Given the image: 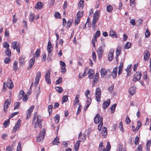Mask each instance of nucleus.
Masks as SVG:
<instances>
[{
  "mask_svg": "<svg viewBox=\"0 0 151 151\" xmlns=\"http://www.w3.org/2000/svg\"><path fill=\"white\" fill-rule=\"evenodd\" d=\"M42 121L41 116L40 115H37V113H35L32 120V125L36 129H40L42 127Z\"/></svg>",
  "mask_w": 151,
  "mask_h": 151,
  "instance_id": "nucleus-1",
  "label": "nucleus"
},
{
  "mask_svg": "<svg viewBox=\"0 0 151 151\" xmlns=\"http://www.w3.org/2000/svg\"><path fill=\"white\" fill-rule=\"evenodd\" d=\"M103 119L101 117L99 114H97L96 115L94 119V122L96 124H99L98 127V129L100 131L101 127L103 124Z\"/></svg>",
  "mask_w": 151,
  "mask_h": 151,
  "instance_id": "nucleus-2",
  "label": "nucleus"
},
{
  "mask_svg": "<svg viewBox=\"0 0 151 151\" xmlns=\"http://www.w3.org/2000/svg\"><path fill=\"white\" fill-rule=\"evenodd\" d=\"M99 12L97 10L94 13L93 15V18L92 23V28L93 29H94L96 27V24L98 21L99 19Z\"/></svg>",
  "mask_w": 151,
  "mask_h": 151,
  "instance_id": "nucleus-3",
  "label": "nucleus"
},
{
  "mask_svg": "<svg viewBox=\"0 0 151 151\" xmlns=\"http://www.w3.org/2000/svg\"><path fill=\"white\" fill-rule=\"evenodd\" d=\"M52 50V44L50 40H49L48 42V45L47 46V50L48 53V57L47 59L48 61L50 60L51 59V57L52 56V54L51 52Z\"/></svg>",
  "mask_w": 151,
  "mask_h": 151,
  "instance_id": "nucleus-4",
  "label": "nucleus"
},
{
  "mask_svg": "<svg viewBox=\"0 0 151 151\" xmlns=\"http://www.w3.org/2000/svg\"><path fill=\"white\" fill-rule=\"evenodd\" d=\"M4 86L3 88L4 90V91L5 90V88L7 87L9 89H12L14 87L13 84L10 79H8L7 83L4 82L3 83Z\"/></svg>",
  "mask_w": 151,
  "mask_h": 151,
  "instance_id": "nucleus-5",
  "label": "nucleus"
},
{
  "mask_svg": "<svg viewBox=\"0 0 151 151\" xmlns=\"http://www.w3.org/2000/svg\"><path fill=\"white\" fill-rule=\"evenodd\" d=\"M45 132V129H43L40 132V133L37 137V142H39L44 139Z\"/></svg>",
  "mask_w": 151,
  "mask_h": 151,
  "instance_id": "nucleus-6",
  "label": "nucleus"
},
{
  "mask_svg": "<svg viewBox=\"0 0 151 151\" xmlns=\"http://www.w3.org/2000/svg\"><path fill=\"white\" fill-rule=\"evenodd\" d=\"M96 99L98 102L101 101V90L100 88H96L95 92Z\"/></svg>",
  "mask_w": 151,
  "mask_h": 151,
  "instance_id": "nucleus-7",
  "label": "nucleus"
},
{
  "mask_svg": "<svg viewBox=\"0 0 151 151\" xmlns=\"http://www.w3.org/2000/svg\"><path fill=\"white\" fill-rule=\"evenodd\" d=\"M12 47L14 50L16 49L18 53L20 52V45L19 44L17 41H14L12 42Z\"/></svg>",
  "mask_w": 151,
  "mask_h": 151,
  "instance_id": "nucleus-8",
  "label": "nucleus"
},
{
  "mask_svg": "<svg viewBox=\"0 0 151 151\" xmlns=\"http://www.w3.org/2000/svg\"><path fill=\"white\" fill-rule=\"evenodd\" d=\"M100 31L99 30L97 31L94 35L93 38L92 40V44L94 47H95V42H97V38L99 37L100 36Z\"/></svg>",
  "mask_w": 151,
  "mask_h": 151,
  "instance_id": "nucleus-9",
  "label": "nucleus"
},
{
  "mask_svg": "<svg viewBox=\"0 0 151 151\" xmlns=\"http://www.w3.org/2000/svg\"><path fill=\"white\" fill-rule=\"evenodd\" d=\"M11 101V99H6L5 101L4 106V110L5 112L7 110L10 104Z\"/></svg>",
  "mask_w": 151,
  "mask_h": 151,
  "instance_id": "nucleus-10",
  "label": "nucleus"
},
{
  "mask_svg": "<svg viewBox=\"0 0 151 151\" xmlns=\"http://www.w3.org/2000/svg\"><path fill=\"white\" fill-rule=\"evenodd\" d=\"M41 76V73L39 71L36 74V76L35 78V81L34 83V86L35 87L37 86L39 83L40 79Z\"/></svg>",
  "mask_w": 151,
  "mask_h": 151,
  "instance_id": "nucleus-11",
  "label": "nucleus"
},
{
  "mask_svg": "<svg viewBox=\"0 0 151 151\" xmlns=\"http://www.w3.org/2000/svg\"><path fill=\"white\" fill-rule=\"evenodd\" d=\"M50 72L49 70H48L45 76V78L46 81L48 84L51 83V79L50 77Z\"/></svg>",
  "mask_w": 151,
  "mask_h": 151,
  "instance_id": "nucleus-12",
  "label": "nucleus"
},
{
  "mask_svg": "<svg viewBox=\"0 0 151 151\" xmlns=\"http://www.w3.org/2000/svg\"><path fill=\"white\" fill-rule=\"evenodd\" d=\"M104 51V48L102 46L99 47L97 50V54L99 58L100 59L102 57Z\"/></svg>",
  "mask_w": 151,
  "mask_h": 151,
  "instance_id": "nucleus-13",
  "label": "nucleus"
},
{
  "mask_svg": "<svg viewBox=\"0 0 151 151\" xmlns=\"http://www.w3.org/2000/svg\"><path fill=\"white\" fill-rule=\"evenodd\" d=\"M142 76L141 73L139 72H137L134 75V77L133 79V81L136 82L139 80Z\"/></svg>",
  "mask_w": 151,
  "mask_h": 151,
  "instance_id": "nucleus-14",
  "label": "nucleus"
},
{
  "mask_svg": "<svg viewBox=\"0 0 151 151\" xmlns=\"http://www.w3.org/2000/svg\"><path fill=\"white\" fill-rule=\"evenodd\" d=\"M21 121L19 120L13 129V132L15 133L19 128L21 124Z\"/></svg>",
  "mask_w": 151,
  "mask_h": 151,
  "instance_id": "nucleus-15",
  "label": "nucleus"
},
{
  "mask_svg": "<svg viewBox=\"0 0 151 151\" xmlns=\"http://www.w3.org/2000/svg\"><path fill=\"white\" fill-rule=\"evenodd\" d=\"M34 107V105H32L28 109L27 114V119H28L30 118L31 113L32 112Z\"/></svg>",
  "mask_w": 151,
  "mask_h": 151,
  "instance_id": "nucleus-16",
  "label": "nucleus"
},
{
  "mask_svg": "<svg viewBox=\"0 0 151 151\" xmlns=\"http://www.w3.org/2000/svg\"><path fill=\"white\" fill-rule=\"evenodd\" d=\"M114 50L113 49H111L108 55V59L109 61H111L113 58V54Z\"/></svg>",
  "mask_w": 151,
  "mask_h": 151,
  "instance_id": "nucleus-17",
  "label": "nucleus"
},
{
  "mask_svg": "<svg viewBox=\"0 0 151 151\" xmlns=\"http://www.w3.org/2000/svg\"><path fill=\"white\" fill-rule=\"evenodd\" d=\"M109 72H110L109 69H107L106 70L104 68H102L101 70V77L103 78L106 75V73H108Z\"/></svg>",
  "mask_w": 151,
  "mask_h": 151,
  "instance_id": "nucleus-18",
  "label": "nucleus"
},
{
  "mask_svg": "<svg viewBox=\"0 0 151 151\" xmlns=\"http://www.w3.org/2000/svg\"><path fill=\"white\" fill-rule=\"evenodd\" d=\"M35 58H32L30 59L29 61V65L28 67V69H30L33 65L35 63Z\"/></svg>",
  "mask_w": 151,
  "mask_h": 151,
  "instance_id": "nucleus-19",
  "label": "nucleus"
},
{
  "mask_svg": "<svg viewBox=\"0 0 151 151\" xmlns=\"http://www.w3.org/2000/svg\"><path fill=\"white\" fill-rule=\"evenodd\" d=\"M109 35L113 38H116L117 37L116 33L112 29L110 30Z\"/></svg>",
  "mask_w": 151,
  "mask_h": 151,
  "instance_id": "nucleus-20",
  "label": "nucleus"
},
{
  "mask_svg": "<svg viewBox=\"0 0 151 151\" xmlns=\"http://www.w3.org/2000/svg\"><path fill=\"white\" fill-rule=\"evenodd\" d=\"M25 57L24 55H22L19 58V62L20 64L21 65H23L25 63V61L24 59Z\"/></svg>",
  "mask_w": 151,
  "mask_h": 151,
  "instance_id": "nucleus-21",
  "label": "nucleus"
},
{
  "mask_svg": "<svg viewBox=\"0 0 151 151\" xmlns=\"http://www.w3.org/2000/svg\"><path fill=\"white\" fill-rule=\"evenodd\" d=\"M110 102V101L109 99H107L106 101L104 102L103 104V106L104 109H106L109 106Z\"/></svg>",
  "mask_w": 151,
  "mask_h": 151,
  "instance_id": "nucleus-22",
  "label": "nucleus"
},
{
  "mask_svg": "<svg viewBox=\"0 0 151 151\" xmlns=\"http://www.w3.org/2000/svg\"><path fill=\"white\" fill-rule=\"evenodd\" d=\"M86 137V134L84 133H83L82 134L81 132L80 133L78 137V139H81V141L83 142V141L85 140Z\"/></svg>",
  "mask_w": 151,
  "mask_h": 151,
  "instance_id": "nucleus-23",
  "label": "nucleus"
},
{
  "mask_svg": "<svg viewBox=\"0 0 151 151\" xmlns=\"http://www.w3.org/2000/svg\"><path fill=\"white\" fill-rule=\"evenodd\" d=\"M135 86H134L131 87L129 90V93L132 95H134L135 92Z\"/></svg>",
  "mask_w": 151,
  "mask_h": 151,
  "instance_id": "nucleus-24",
  "label": "nucleus"
},
{
  "mask_svg": "<svg viewBox=\"0 0 151 151\" xmlns=\"http://www.w3.org/2000/svg\"><path fill=\"white\" fill-rule=\"evenodd\" d=\"M117 67H116L114 68L113 70L112 73V76L113 78H115L116 76L117 72Z\"/></svg>",
  "mask_w": 151,
  "mask_h": 151,
  "instance_id": "nucleus-25",
  "label": "nucleus"
},
{
  "mask_svg": "<svg viewBox=\"0 0 151 151\" xmlns=\"http://www.w3.org/2000/svg\"><path fill=\"white\" fill-rule=\"evenodd\" d=\"M79 96L76 95V96L75 99L74 101V106L76 107L78 104L79 100H78Z\"/></svg>",
  "mask_w": 151,
  "mask_h": 151,
  "instance_id": "nucleus-26",
  "label": "nucleus"
},
{
  "mask_svg": "<svg viewBox=\"0 0 151 151\" xmlns=\"http://www.w3.org/2000/svg\"><path fill=\"white\" fill-rule=\"evenodd\" d=\"M150 55L148 51H146L144 55V59L145 61H147L148 60Z\"/></svg>",
  "mask_w": 151,
  "mask_h": 151,
  "instance_id": "nucleus-27",
  "label": "nucleus"
},
{
  "mask_svg": "<svg viewBox=\"0 0 151 151\" xmlns=\"http://www.w3.org/2000/svg\"><path fill=\"white\" fill-rule=\"evenodd\" d=\"M86 106H85L84 108V110H86L88 109V107L90 104L91 102V99H88L86 101Z\"/></svg>",
  "mask_w": 151,
  "mask_h": 151,
  "instance_id": "nucleus-28",
  "label": "nucleus"
},
{
  "mask_svg": "<svg viewBox=\"0 0 151 151\" xmlns=\"http://www.w3.org/2000/svg\"><path fill=\"white\" fill-rule=\"evenodd\" d=\"M101 133L104 136H105L107 134V129L105 127H103L101 129Z\"/></svg>",
  "mask_w": 151,
  "mask_h": 151,
  "instance_id": "nucleus-29",
  "label": "nucleus"
},
{
  "mask_svg": "<svg viewBox=\"0 0 151 151\" xmlns=\"http://www.w3.org/2000/svg\"><path fill=\"white\" fill-rule=\"evenodd\" d=\"M35 18V14L31 13L29 14V20L31 22L33 21Z\"/></svg>",
  "mask_w": 151,
  "mask_h": 151,
  "instance_id": "nucleus-30",
  "label": "nucleus"
},
{
  "mask_svg": "<svg viewBox=\"0 0 151 151\" xmlns=\"http://www.w3.org/2000/svg\"><path fill=\"white\" fill-rule=\"evenodd\" d=\"M42 7V5L40 2H38L35 6V8L37 9H41Z\"/></svg>",
  "mask_w": 151,
  "mask_h": 151,
  "instance_id": "nucleus-31",
  "label": "nucleus"
},
{
  "mask_svg": "<svg viewBox=\"0 0 151 151\" xmlns=\"http://www.w3.org/2000/svg\"><path fill=\"white\" fill-rule=\"evenodd\" d=\"M88 77L89 79H92L93 76L94 75V72L93 70L90 69L88 71Z\"/></svg>",
  "mask_w": 151,
  "mask_h": 151,
  "instance_id": "nucleus-32",
  "label": "nucleus"
},
{
  "mask_svg": "<svg viewBox=\"0 0 151 151\" xmlns=\"http://www.w3.org/2000/svg\"><path fill=\"white\" fill-rule=\"evenodd\" d=\"M60 116L58 114H56L54 120L56 124H58L59 122Z\"/></svg>",
  "mask_w": 151,
  "mask_h": 151,
  "instance_id": "nucleus-33",
  "label": "nucleus"
},
{
  "mask_svg": "<svg viewBox=\"0 0 151 151\" xmlns=\"http://www.w3.org/2000/svg\"><path fill=\"white\" fill-rule=\"evenodd\" d=\"M68 100V96L66 95L64 96L62 98L61 104H63L64 102H66Z\"/></svg>",
  "mask_w": 151,
  "mask_h": 151,
  "instance_id": "nucleus-34",
  "label": "nucleus"
},
{
  "mask_svg": "<svg viewBox=\"0 0 151 151\" xmlns=\"http://www.w3.org/2000/svg\"><path fill=\"white\" fill-rule=\"evenodd\" d=\"M99 74L98 73H96L95 76V78L94 79L93 81V82L94 83H96L98 80L99 79Z\"/></svg>",
  "mask_w": 151,
  "mask_h": 151,
  "instance_id": "nucleus-35",
  "label": "nucleus"
},
{
  "mask_svg": "<svg viewBox=\"0 0 151 151\" xmlns=\"http://www.w3.org/2000/svg\"><path fill=\"white\" fill-rule=\"evenodd\" d=\"M113 10V8L112 6L109 5L106 7V10L109 12H111Z\"/></svg>",
  "mask_w": 151,
  "mask_h": 151,
  "instance_id": "nucleus-36",
  "label": "nucleus"
},
{
  "mask_svg": "<svg viewBox=\"0 0 151 151\" xmlns=\"http://www.w3.org/2000/svg\"><path fill=\"white\" fill-rule=\"evenodd\" d=\"M52 143L55 145H58L59 143V139L57 137H56L52 142Z\"/></svg>",
  "mask_w": 151,
  "mask_h": 151,
  "instance_id": "nucleus-37",
  "label": "nucleus"
},
{
  "mask_svg": "<svg viewBox=\"0 0 151 151\" xmlns=\"http://www.w3.org/2000/svg\"><path fill=\"white\" fill-rule=\"evenodd\" d=\"M18 62L17 61H15L13 63V69L14 71H16L17 68V64Z\"/></svg>",
  "mask_w": 151,
  "mask_h": 151,
  "instance_id": "nucleus-38",
  "label": "nucleus"
},
{
  "mask_svg": "<svg viewBox=\"0 0 151 151\" xmlns=\"http://www.w3.org/2000/svg\"><path fill=\"white\" fill-rule=\"evenodd\" d=\"M55 89L59 93H61L63 91V89L60 87H55Z\"/></svg>",
  "mask_w": 151,
  "mask_h": 151,
  "instance_id": "nucleus-39",
  "label": "nucleus"
},
{
  "mask_svg": "<svg viewBox=\"0 0 151 151\" xmlns=\"http://www.w3.org/2000/svg\"><path fill=\"white\" fill-rule=\"evenodd\" d=\"M40 49H37V51L35 52V54L34 55V57L35 58L38 57L40 54Z\"/></svg>",
  "mask_w": 151,
  "mask_h": 151,
  "instance_id": "nucleus-40",
  "label": "nucleus"
},
{
  "mask_svg": "<svg viewBox=\"0 0 151 151\" xmlns=\"http://www.w3.org/2000/svg\"><path fill=\"white\" fill-rule=\"evenodd\" d=\"M121 48L119 47H118L116 51V55L117 57L119 56L121 53Z\"/></svg>",
  "mask_w": 151,
  "mask_h": 151,
  "instance_id": "nucleus-41",
  "label": "nucleus"
},
{
  "mask_svg": "<svg viewBox=\"0 0 151 151\" xmlns=\"http://www.w3.org/2000/svg\"><path fill=\"white\" fill-rule=\"evenodd\" d=\"M14 147L12 145L8 146L6 148V151H12Z\"/></svg>",
  "mask_w": 151,
  "mask_h": 151,
  "instance_id": "nucleus-42",
  "label": "nucleus"
},
{
  "mask_svg": "<svg viewBox=\"0 0 151 151\" xmlns=\"http://www.w3.org/2000/svg\"><path fill=\"white\" fill-rule=\"evenodd\" d=\"M78 6L79 7L83 8L84 6V1L83 0H81L78 4Z\"/></svg>",
  "mask_w": 151,
  "mask_h": 151,
  "instance_id": "nucleus-43",
  "label": "nucleus"
},
{
  "mask_svg": "<svg viewBox=\"0 0 151 151\" xmlns=\"http://www.w3.org/2000/svg\"><path fill=\"white\" fill-rule=\"evenodd\" d=\"M137 126L136 127V130L137 131L141 126L142 123L139 121H137Z\"/></svg>",
  "mask_w": 151,
  "mask_h": 151,
  "instance_id": "nucleus-44",
  "label": "nucleus"
},
{
  "mask_svg": "<svg viewBox=\"0 0 151 151\" xmlns=\"http://www.w3.org/2000/svg\"><path fill=\"white\" fill-rule=\"evenodd\" d=\"M116 105V104H114L111 107L110 109L111 111V113H113L114 112Z\"/></svg>",
  "mask_w": 151,
  "mask_h": 151,
  "instance_id": "nucleus-45",
  "label": "nucleus"
},
{
  "mask_svg": "<svg viewBox=\"0 0 151 151\" xmlns=\"http://www.w3.org/2000/svg\"><path fill=\"white\" fill-rule=\"evenodd\" d=\"M83 11L79 12L77 14V17L80 18L83 16Z\"/></svg>",
  "mask_w": 151,
  "mask_h": 151,
  "instance_id": "nucleus-46",
  "label": "nucleus"
},
{
  "mask_svg": "<svg viewBox=\"0 0 151 151\" xmlns=\"http://www.w3.org/2000/svg\"><path fill=\"white\" fill-rule=\"evenodd\" d=\"M151 144V141L149 140L147 143L146 146L147 147V151H149V148L150 147V145Z\"/></svg>",
  "mask_w": 151,
  "mask_h": 151,
  "instance_id": "nucleus-47",
  "label": "nucleus"
},
{
  "mask_svg": "<svg viewBox=\"0 0 151 151\" xmlns=\"http://www.w3.org/2000/svg\"><path fill=\"white\" fill-rule=\"evenodd\" d=\"M9 45L7 43V42H5L3 43V46L6 49H9Z\"/></svg>",
  "mask_w": 151,
  "mask_h": 151,
  "instance_id": "nucleus-48",
  "label": "nucleus"
},
{
  "mask_svg": "<svg viewBox=\"0 0 151 151\" xmlns=\"http://www.w3.org/2000/svg\"><path fill=\"white\" fill-rule=\"evenodd\" d=\"M5 53L8 57L10 56L11 55V52L10 50L9 49H6L5 52Z\"/></svg>",
  "mask_w": 151,
  "mask_h": 151,
  "instance_id": "nucleus-49",
  "label": "nucleus"
},
{
  "mask_svg": "<svg viewBox=\"0 0 151 151\" xmlns=\"http://www.w3.org/2000/svg\"><path fill=\"white\" fill-rule=\"evenodd\" d=\"M104 147L103 143L102 142H101L100 144L99 147V151H102V150H103V148Z\"/></svg>",
  "mask_w": 151,
  "mask_h": 151,
  "instance_id": "nucleus-50",
  "label": "nucleus"
},
{
  "mask_svg": "<svg viewBox=\"0 0 151 151\" xmlns=\"http://www.w3.org/2000/svg\"><path fill=\"white\" fill-rule=\"evenodd\" d=\"M119 128L120 130L122 132H124V129L123 127L122 124V122H120L119 124Z\"/></svg>",
  "mask_w": 151,
  "mask_h": 151,
  "instance_id": "nucleus-51",
  "label": "nucleus"
},
{
  "mask_svg": "<svg viewBox=\"0 0 151 151\" xmlns=\"http://www.w3.org/2000/svg\"><path fill=\"white\" fill-rule=\"evenodd\" d=\"M131 47V43L129 42H127L125 46V48L127 49Z\"/></svg>",
  "mask_w": 151,
  "mask_h": 151,
  "instance_id": "nucleus-52",
  "label": "nucleus"
},
{
  "mask_svg": "<svg viewBox=\"0 0 151 151\" xmlns=\"http://www.w3.org/2000/svg\"><path fill=\"white\" fill-rule=\"evenodd\" d=\"M90 92V91L89 90H87L85 92V95L86 96L87 98L88 99L89 98V96H88V95L89 96H90L89 93Z\"/></svg>",
  "mask_w": 151,
  "mask_h": 151,
  "instance_id": "nucleus-53",
  "label": "nucleus"
},
{
  "mask_svg": "<svg viewBox=\"0 0 151 151\" xmlns=\"http://www.w3.org/2000/svg\"><path fill=\"white\" fill-rule=\"evenodd\" d=\"M142 22L143 21L141 19H140L138 20L137 21H136L137 26H139L140 25L142 24Z\"/></svg>",
  "mask_w": 151,
  "mask_h": 151,
  "instance_id": "nucleus-54",
  "label": "nucleus"
},
{
  "mask_svg": "<svg viewBox=\"0 0 151 151\" xmlns=\"http://www.w3.org/2000/svg\"><path fill=\"white\" fill-rule=\"evenodd\" d=\"M10 59L9 57H6L4 60V62L5 64H8L9 63Z\"/></svg>",
  "mask_w": 151,
  "mask_h": 151,
  "instance_id": "nucleus-55",
  "label": "nucleus"
},
{
  "mask_svg": "<svg viewBox=\"0 0 151 151\" xmlns=\"http://www.w3.org/2000/svg\"><path fill=\"white\" fill-rule=\"evenodd\" d=\"M9 124V119L6 120L5 121L4 123V127L6 128L7 126Z\"/></svg>",
  "mask_w": 151,
  "mask_h": 151,
  "instance_id": "nucleus-56",
  "label": "nucleus"
},
{
  "mask_svg": "<svg viewBox=\"0 0 151 151\" xmlns=\"http://www.w3.org/2000/svg\"><path fill=\"white\" fill-rule=\"evenodd\" d=\"M139 137L137 136L136 137L135 139L134 144L136 145H137L139 144Z\"/></svg>",
  "mask_w": 151,
  "mask_h": 151,
  "instance_id": "nucleus-57",
  "label": "nucleus"
},
{
  "mask_svg": "<svg viewBox=\"0 0 151 151\" xmlns=\"http://www.w3.org/2000/svg\"><path fill=\"white\" fill-rule=\"evenodd\" d=\"M111 148V146L110 144V143L109 142H108L107 143V145L106 146V150L107 151H109Z\"/></svg>",
  "mask_w": 151,
  "mask_h": 151,
  "instance_id": "nucleus-58",
  "label": "nucleus"
},
{
  "mask_svg": "<svg viewBox=\"0 0 151 151\" xmlns=\"http://www.w3.org/2000/svg\"><path fill=\"white\" fill-rule=\"evenodd\" d=\"M66 72L65 66L61 67V72L62 73H64Z\"/></svg>",
  "mask_w": 151,
  "mask_h": 151,
  "instance_id": "nucleus-59",
  "label": "nucleus"
},
{
  "mask_svg": "<svg viewBox=\"0 0 151 151\" xmlns=\"http://www.w3.org/2000/svg\"><path fill=\"white\" fill-rule=\"evenodd\" d=\"M80 18L78 17L76 18L75 20V25H77L79 23L80 20Z\"/></svg>",
  "mask_w": 151,
  "mask_h": 151,
  "instance_id": "nucleus-60",
  "label": "nucleus"
},
{
  "mask_svg": "<svg viewBox=\"0 0 151 151\" xmlns=\"http://www.w3.org/2000/svg\"><path fill=\"white\" fill-rule=\"evenodd\" d=\"M20 105V103L19 102H17L14 104V109H18V107Z\"/></svg>",
  "mask_w": 151,
  "mask_h": 151,
  "instance_id": "nucleus-61",
  "label": "nucleus"
},
{
  "mask_svg": "<svg viewBox=\"0 0 151 151\" xmlns=\"http://www.w3.org/2000/svg\"><path fill=\"white\" fill-rule=\"evenodd\" d=\"M53 108V106L52 105H49L48 106V111L49 113H51L52 112V109Z\"/></svg>",
  "mask_w": 151,
  "mask_h": 151,
  "instance_id": "nucleus-62",
  "label": "nucleus"
},
{
  "mask_svg": "<svg viewBox=\"0 0 151 151\" xmlns=\"http://www.w3.org/2000/svg\"><path fill=\"white\" fill-rule=\"evenodd\" d=\"M21 144L20 142H19L18 143V146L17 147V151H21Z\"/></svg>",
  "mask_w": 151,
  "mask_h": 151,
  "instance_id": "nucleus-63",
  "label": "nucleus"
},
{
  "mask_svg": "<svg viewBox=\"0 0 151 151\" xmlns=\"http://www.w3.org/2000/svg\"><path fill=\"white\" fill-rule=\"evenodd\" d=\"M92 57L94 61H95L96 59V53L94 52H93L92 54Z\"/></svg>",
  "mask_w": 151,
  "mask_h": 151,
  "instance_id": "nucleus-64",
  "label": "nucleus"
}]
</instances>
